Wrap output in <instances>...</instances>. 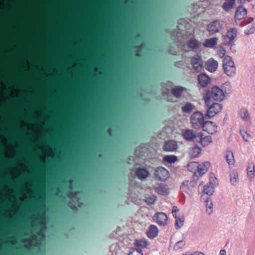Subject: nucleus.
<instances>
[{"mask_svg":"<svg viewBox=\"0 0 255 255\" xmlns=\"http://www.w3.org/2000/svg\"><path fill=\"white\" fill-rule=\"evenodd\" d=\"M203 97L205 104H209V101L211 102L212 100L217 102L223 101L225 98V95L221 88L217 86H214L211 89L206 91Z\"/></svg>","mask_w":255,"mask_h":255,"instance_id":"obj_1","label":"nucleus"},{"mask_svg":"<svg viewBox=\"0 0 255 255\" xmlns=\"http://www.w3.org/2000/svg\"><path fill=\"white\" fill-rule=\"evenodd\" d=\"M223 68L224 73L230 77H233L236 73V67L234 62L229 56H226L223 60Z\"/></svg>","mask_w":255,"mask_h":255,"instance_id":"obj_2","label":"nucleus"},{"mask_svg":"<svg viewBox=\"0 0 255 255\" xmlns=\"http://www.w3.org/2000/svg\"><path fill=\"white\" fill-rule=\"evenodd\" d=\"M210 166V163L208 161L205 162L201 164H199L196 162H192L188 164V168L189 170H190L191 167H196L197 168L194 172V178L195 179V177H196L197 179H198L199 177L202 176L207 171Z\"/></svg>","mask_w":255,"mask_h":255,"instance_id":"obj_3","label":"nucleus"},{"mask_svg":"<svg viewBox=\"0 0 255 255\" xmlns=\"http://www.w3.org/2000/svg\"><path fill=\"white\" fill-rule=\"evenodd\" d=\"M208 108V110L205 114L206 119H210L215 116L222 109V105L218 103H211L209 101V104H205Z\"/></svg>","mask_w":255,"mask_h":255,"instance_id":"obj_4","label":"nucleus"},{"mask_svg":"<svg viewBox=\"0 0 255 255\" xmlns=\"http://www.w3.org/2000/svg\"><path fill=\"white\" fill-rule=\"evenodd\" d=\"M238 30L236 28L229 29L223 37V44L225 46L234 45V39L237 35Z\"/></svg>","mask_w":255,"mask_h":255,"instance_id":"obj_5","label":"nucleus"},{"mask_svg":"<svg viewBox=\"0 0 255 255\" xmlns=\"http://www.w3.org/2000/svg\"><path fill=\"white\" fill-rule=\"evenodd\" d=\"M223 23L219 20H215L210 23L207 27V29L210 35H213L219 32L222 28Z\"/></svg>","mask_w":255,"mask_h":255,"instance_id":"obj_6","label":"nucleus"},{"mask_svg":"<svg viewBox=\"0 0 255 255\" xmlns=\"http://www.w3.org/2000/svg\"><path fill=\"white\" fill-rule=\"evenodd\" d=\"M205 118V115L200 112H197L194 113L191 117V123L194 126H201L203 127L205 122L204 119Z\"/></svg>","mask_w":255,"mask_h":255,"instance_id":"obj_7","label":"nucleus"},{"mask_svg":"<svg viewBox=\"0 0 255 255\" xmlns=\"http://www.w3.org/2000/svg\"><path fill=\"white\" fill-rule=\"evenodd\" d=\"M191 64L193 69L197 72L201 71L203 68V61L200 56L195 55L191 58Z\"/></svg>","mask_w":255,"mask_h":255,"instance_id":"obj_8","label":"nucleus"},{"mask_svg":"<svg viewBox=\"0 0 255 255\" xmlns=\"http://www.w3.org/2000/svg\"><path fill=\"white\" fill-rule=\"evenodd\" d=\"M178 148L177 142L174 140L168 139L164 142L163 146V150L168 152L176 151Z\"/></svg>","mask_w":255,"mask_h":255,"instance_id":"obj_9","label":"nucleus"},{"mask_svg":"<svg viewBox=\"0 0 255 255\" xmlns=\"http://www.w3.org/2000/svg\"><path fill=\"white\" fill-rule=\"evenodd\" d=\"M202 128L209 134H213L217 132L218 126L213 122L206 121Z\"/></svg>","mask_w":255,"mask_h":255,"instance_id":"obj_10","label":"nucleus"},{"mask_svg":"<svg viewBox=\"0 0 255 255\" xmlns=\"http://www.w3.org/2000/svg\"><path fill=\"white\" fill-rule=\"evenodd\" d=\"M199 84L202 87H205L211 83V78L206 74L201 73L198 76Z\"/></svg>","mask_w":255,"mask_h":255,"instance_id":"obj_11","label":"nucleus"},{"mask_svg":"<svg viewBox=\"0 0 255 255\" xmlns=\"http://www.w3.org/2000/svg\"><path fill=\"white\" fill-rule=\"evenodd\" d=\"M206 69L210 72H214L218 66V62L213 58H210L205 63Z\"/></svg>","mask_w":255,"mask_h":255,"instance_id":"obj_12","label":"nucleus"},{"mask_svg":"<svg viewBox=\"0 0 255 255\" xmlns=\"http://www.w3.org/2000/svg\"><path fill=\"white\" fill-rule=\"evenodd\" d=\"M182 135L187 141H192L196 138V134L192 129H186L182 131Z\"/></svg>","mask_w":255,"mask_h":255,"instance_id":"obj_13","label":"nucleus"},{"mask_svg":"<svg viewBox=\"0 0 255 255\" xmlns=\"http://www.w3.org/2000/svg\"><path fill=\"white\" fill-rule=\"evenodd\" d=\"M186 91V88L182 86H177L171 89V94L176 98H180L184 92Z\"/></svg>","mask_w":255,"mask_h":255,"instance_id":"obj_14","label":"nucleus"},{"mask_svg":"<svg viewBox=\"0 0 255 255\" xmlns=\"http://www.w3.org/2000/svg\"><path fill=\"white\" fill-rule=\"evenodd\" d=\"M201 151V148L199 146L195 144L189 149V154L191 158H194L197 157Z\"/></svg>","mask_w":255,"mask_h":255,"instance_id":"obj_15","label":"nucleus"},{"mask_svg":"<svg viewBox=\"0 0 255 255\" xmlns=\"http://www.w3.org/2000/svg\"><path fill=\"white\" fill-rule=\"evenodd\" d=\"M188 184H189L188 180H186L183 182L180 185V190L182 194L184 195V193H186L190 196L192 195V192L191 188L189 187Z\"/></svg>","mask_w":255,"mask_h":255,"instance_id":"obj_16","label":"nucleus"},{"mask_svg":"<svg viewBox=\"0 0 255 255\" xmlns=\"http://www.w3.org/2000/svg\"><path fill=\"white\" fill-rule=\"evenodd\" d=\"M247 14V9L243 6H239L237 9L235 17L236 19L241 20L244 18Z\"/></svg>","mask_w":255,"mask_h":255,"instance_id":"obj_17","label":"nucleus"},{"mask_svg":"<svg viewBox=\"0 0 255 255\" xmlns=\"http://www.w3.org/2000/svg\"><path fill=\"white\" fill-rule=\"evenodd\" d=\"M178 160L177 156L174 155H167L163 157V164L167 165V164L175 163Z\"/></svg>","mask_w":255,"mask_h":255,"instance_id":"obj_18","label":"nucleus"},{"mask_svg":"<svg viewBox=\"0 0 255 255\" xmlns=\"http://www.w3.org/2000/svg\"><path fill=\"white\" fill-rule=\"evenodd\" d=\"M158 233V228L154 225H151L150 226L146 234L148 238L153 239L157 236Z\"/></svg>","mask_w":255,"mask_h":255,"instance_id":"obj_19","label":"nucleus"},{"mask_svg":"<svg viewBox=\"0 0 255 255\" xmlns=\"http://www.w3.org/2000/svg\"><path fill=\"white\" fill-rule=\"evenodd\" d=\"M218 40L217 37L206 39L203 45L205 47L213 48L216 45Z\"/></svg>","mask_w":255,"mask_h":255,"instance_id":"obj_20","label":"nucleus"},{"mask_svg":"<svg viewBox=\"0 0 255 255\" xmlns=\"http://www.w3.org/2000/svg\"><path fill=\"white\" fill-rule=\"evenodd\" d=\"M203 192L205 194L208 196H211L214 192V183L210 179L209 185L207 184L204 186Z\"/></svg>","mask_w":255,"mask_h":255,"instance_id":"obj_21","label":"nucleus"},{"mask_svg":"<svg viewBox=\"0 0 255 255\" xmlns=\"http://www.w3.org/2000/svg\"><path fill=\"white\" fill-rule=\"evenodd\" d=\"M247 174L249 178L252 179L255 177V164L254 162H251L249 163L247 168Z\"/></svg>","mask_w":255,"mask_h":255,"instance_id":"obj_22","label":"nucleus"},{"mask_svg":"<svg viewBox=\"0 0 255 255\" xmlns=\"http://www.w3.org/2000/svg\"><path fill=\"white\" fill-rule=\"evenodd\" d=\"M239 115L242 119L245 121H249L250 120V117L248 110L245 108H242L239 111Z\"/></svg>","mask_w":255,"mask_h":255,"instance_id":"obj_23","label":"nucleus"},{"mask_svg":"<svg viewBox=\"0 0 255 255\" xmlns=\"http://www.w3.org/2000/svg\"><path fill=\"white\" fill-rule=\"evenodd\" d=\"M236 0H231L226 1L222 5V8L226 11H229L235 5V2Z\"/></svg>","mask_w":255,"mask_h":255,"instance_id":"obj_24","label":"nucleus"},{"mask_svg":"<svg viewBox=\"0 0 255 255\" xmlns=\"http://www.w3.org/2000/svg\"><path fill=\"white\" fill-rule=\"evenodd\" d=\"M170 177L169 171L164 167L160 166V181H165Z\"/></svg>","mask_w":255,"mask_h":255,"instance_id":"obj_25","label":"nucleus"},{"mask_svg":"<svg viewBox=\"0 0 255 255\" xmlns=\"http://www.w3.org/2000/svg\"><path fill=\"white\" fill-rule=\"evenodd\" d=\"M226 159L229 165H232L234 164L235 159L233 153L232 151H227L226 155Z\"/></svg>","mask_w":255,"mask_h":255,"instance_id":"obj_26","label":"nucleus"},{"mask_svg":"<svg viewBox=\"0 0 255 255\" xmlns=\"http://www.w3.org/2000/svg\"><path fill=\"white\" fill-rule=\"evenodd\" d=\"M213 202L212 200L210 197H208L206 200V212L208 215L211 214L213 211Z\"/></svg>","mask_w":255,"mask_h":255,"instance_id":"obj_27","label":"nucleus"},{"mask_svg":"<svg viewBox=\"0 0 255 255\" xmlns=\"http://www.w3.org/2000/svg\"><path fill=\"white\" fill-rule=\"evenodd\" d=\"M148 174V172L143 168H140L136 171V175L140 179H143L146 178Z\"/></svg>","mask_w":255,"mask_h":255,"instance_id":"obj_28","label":"nucleus"},{"mask_svg":"<svg viewBox=\"0 0 255 255\" xmlns=\"http://www.w3.org/2000/svg\"><path fill=\"white\" fill-rule=\"evenodd\" d=\"M188 46L190 48L195 49L200 47V43L197 40L191 38L188 42Z\"/></svg>","mask_w":255,"mask_h":255,"instance_id":"obj_29","label":"nucleus"},{"mask_svg":"<svg viewBox=\"0 0 255 255\" xmlns=\"http://www.w3.org/2000/svg\"><path fill=\"white\" fill-rule=\"evenodd\" d=\"M194 108V106L191 103H186L181 107L182 111L183 113L189 114L191 113Z\"/></svg>","mask_w":255,"mask_h":255,"instance_id":"obj_30","label":"nucleus"},{"mask_svg":"<svg viewBox=\"0 0 255 255\" xmlns=\"http://www.w3.org/2000/svg\"><path fill=\"white\" fill-rule=\"evenodd\" d=\"M212 142V138L210 135L206 136L204 137H201L200 138V142L204 147L208 145Z\"/></svg>","mask_w":255,"mask_h":255,"instance_id":"obj_31","label":"nucleus"},{"mask_svg":"<svg viewBox=\"0 0 255 255\" xmlns=\"http://www.w3.org/2000/svg\"><path fill=\"white\" fill-rule=\"evenodd\" d=\"M135 245L137 247V249H140V250H142V249L147 248L148 244L147 242L144 240H139L135 241Z\"/></svg>","mask_w":255,"mask_h":255,"instance_id":"obj_32","label":"nucleus"},{"mask_svg":"<svg viewBox=\"0 0 255 255\" xmlns=\"http://www.w3.org/2000/svg\"><path fill=\"white\" fill-rule=\"evenodd\" d=\"M170 193V189L167 185L160 183V195H167Z\"/></svg>","mask_w":255,"mask_h":255,"instance_id":"obj_33","label":"nucleus"},{"mask_svg":"<svg viewBox=\"0 0 255 255\" xmlns=\"http://www.w3.org/2000/svg\"><path fill=\"white\" fill-rule=\"evenodd\" d=\"M230 181L233 185H236L238 180V174L236 172H233L230 174Z\"/></svg>","mask_w":255,"mask_h":255,"instance_id":"obj_34","label":"nucleus"},{"mask_svg":"<svg viewBox=\"0 0 255 255\" xmlns=\"http://www.w3.org/2000/svg\"><path fill=\"white\" fill-rule=\"evenodd\" d=\"M175 228L177 230L179 229L183 226L184 220L183 218H177L175 216Z\"/></svg>","mask_w":255,"mask_h":255,"instance_id":"obj_35","label":"nucleus"},{"mask_svg":"<svg viewBox=\"0 0 255 255\" xmlns=\"http://www.w3.org/2000/svg\"><path fill=\"white\" fill-rule=\"evenodd\" d=\"M255 31V26L254 24H252L249 25L245 30V33L246 35H250L253 34Z\"/></svg>","mask_w":255,"mask_h":255,"instance_id":"obj_36","label":"nucleus"},{"mask_svg":"<svg viewBox=\"0 0 255 255\" xmlns=\"http://www.w3.org/2000/svg\"><path fill=\"white\" fill-rule=\"evenodd\" d=\"M185 245V242L184 240H181L177 242L174 245L173 249L175 251L181 249Z\"/></svg>","mask_w":255,"mask_h":255,"instance_id":"obj_37","label":"nucleus"},{"mask_svg":"<svg viewBox=\"0 0 255 255\" xmlns=\"http://www.w3.org/2000/svg\"><path fill=\"white\" fill-rule=\"evenodd\" d=\"M168 218L167 215L160 212V226H165L167 224Z\"/></svg>","mask_w":255,"mask_h":255,"instance_id":"obj_38","label":"nucleus"},{"mask_svg":"<svg viewBox=\"0 0 255 255\" xmlns=\"http://www.w3.org/2000/svg\"><path fill=\"white\" fill-rule=\"evenodd\" d=\"M240 134L246 141H249L250 139L251 135L246 131L242 130L240 131Z\"/></svg>","mask_w":255,"mask_h":255,"instance_id":"obj_39","label":"nucleus"},{"mask_svg":"<svg viewBox=\"0 0 255 255\" xmlns=\"http://www.w3.org/2000/svg\"><path fill=\"white\" fill-rule=\"evenodd\" d=\"M128 255H143V253L140 249H134L131 250Z\"/></svg>","mask_w":255,"mask_h":255,"instance_id":"obj_40","label":"nucleus"},{"mask_svg":"<svg viewBox=\"0 0 255 255\" xmlns=\"http://www.w3.org/2000/svg\"><path fill=\"white\" fill-rule=\"evenodd\" d=\"M193 180L189 181V184H188L190 188H194L195 187L197 184L196 181L198 180L197 179L196 177H195V179L194 178V175H193Z\"/></svg>","mask_w":255,"mask_h":255,"instance_id":"obj_41","label":"nucleus"},{"mask_svg":"<svg viewBox=\"0 0 255 255\" xmlns=\"http://www.w3.org/2000/svg\"><path fill=\"white\" fill-rule=\"evenodd\" d=\"M155 197L154 196L147 198L146 199V202L148 204H152L155 202Z\"/></svg>","mask_w":255,"mask_h":255,"instance_id":"obj_42","label":"nucleus"},{"mask_svg":"<svg viewBox=\"0 0 255 255\" xmlns=\"http://www.w3.org/2000/svg\"><path fill=\"white\" fill-rule=\"evenodd\" d=\"M178 211V209L176 206H174L172 209V214L173 216L175 217V214H176L177 212Z\"/></svg>","mask_w":255,"mask_h":255,"instance_id":"obj_43","label":"nucleus"},{"mask_svg":"<svg viewBox=\"0 0 255 255\" xmlns=\"http://www.w3.org/2000/svg\"><path fill=\"white\" fill-rule=\"evenodd\" d=\"M158 215H159V213H157L155 216H154V220L155 221V222L157 223H158L159 222V220L158 219Z\"/></svg>","mask_w":255,"mask_h":255,"instance_id":"obj_44","label":"nucleus"},{"mask_svg":"<svg viewBox=\"0 0 255 255\" xmlns=\"http://www.w3.org/2000/svg\"><path fill=\"white\" fill-rule=\"evenodd\" d=\"M188 255H205L202 252H195L193 254H188Z\"/></svg>","mask_w":255,"mask_h":255,"instance_id":"obj_45","label":"nucleus"},{"mask_svg":"<svg viewBox=\"0 0 255 255\" xmlns=\"http://www.w3.org/2000/svg\"><path fill=\"white\" fill-rule=\"evenodd\" d=\"M220 255H226V251L225 250L222 249L220 252Z\"/></svg>","mask_w":255,"mask_h":255,"instance_id":"obj_46","label":"nucleus"},{"mask_svg":"<svg viewBox=\"0 0 255 255\" xmlns=\"http://www.w3.org/2000/svg\"><path fill=\"white\" fill-rule=\"evenodd\" d=\"M203 135V133L202 132H198L197 134H196V137H198L200 138L201 137H202Z\"/></svg>","mask_w":255,"mask_h":255,"instance_id":"obj_47","label":"nucleus"},{"mask_svg":"<svg viewBox=\"0 0 255 255\" xmlns=\"http://www.w3.org/2000/svg\"><path fill=\"white\" fill-rule=\"evenodd\" d=\"M160 52H161V47H160Z\"/></svg>","mask_w":255,"mask_h":255,"instance_id":"obj_48","label":"nucleus"},{"mask_svg":"<svg viewBox=\"0 0 255 255\" xmlns=\"http://www.w3.org/2000/svg\"><path fill=\"white\" fill-rule=\"evenodd\" d=\"M161 4V0H160V4Z\"/></svg>","mask_w":255,"mask_h":255,"instance_id":"obj_49","label":"nucleus"},{"mask_svg":"<svg viewBox=\"0 0 255 255\" xmlns=\"http://www.w3.org/2000/svg\"><path fill=\"white\" fill-rule=\"evenodd\" d=\"M160 20H161V16L160 17Z\"/></svg>","mask_w":255,"mask_h":255,"instance_id":"obj_50","label":"nucleus"}]
</instances>
